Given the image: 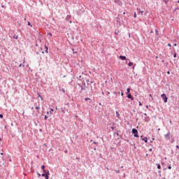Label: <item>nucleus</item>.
<instances>
[{"mask_svg":"<svg viewBox=\"0 0 179 179\" xmlns=\"http://www.w3.org/2000/svg\"><path fill=\"white\" fill-rule=\"evenodd\" d=\"M164 138L166 141H170V139H171L172 136L170 131H169L166 134L164 135Z\"/></svg>","mask_w":179,"mask_h":179,"instance_id":"f257e3e1","label":"nucleus"},{"mask_svg":"<svg viewBox=\"0 0 179 179\" xmlns=\"http://www.w3.org/2000/svg\"><path fill=\"white\" fill-rule=\"evenodd\" d=\"M131 132L134 134L135 138H139V136L138 135V129H132Z\"/></svg>","mask_w":179,"mask_h":179,"instance_id":"f03ea898","label":"nucleus"},{"mask_svg":"<svg viewBox=\"0 0 179 179\" xmlns=\"http://www.w3.org/2000/svg\"><path fill=\"white\" fill-rule=\"evenodd\" d=\"M161 97L162 100H164V102L167 103V100H169V98L167 97V96H166V94H162L161 95Z\"/></svg>","mask_w":179,"mask_h":179,"instance_id":"7ed1b4c3","label":"nucleus"},{"mask_svg":"<svg viewBox=\"0 0 179 179\" xmlns=\"http://www.w3.org/2000/svg\"><path fill=\"white\" fill-rule=\"evenodd\" d=\"M34 106H35L36 110H37V112L38 113V110H40V102L38 101V103H35Z\"/></svg>","mask_w":179,"mask_h":179,"instance_id":"20e7f679","label":"nucleus"},{"mask_svg":"<svg viewBox=\"0 0 179 179\" xmlns=\"http://www.w3.org/2000/svg\"><path fill=\"white\" fill-rule=\"evenodd\" d=\"M120 59H122V61H125V59H127V57L120 55Z\"/></svg>","mask_w":179,"mask_h":179,"instance_id":"39448f33","label":"nucleus"},{"mask_svg":"<svg viewBox=\"0 0 179 179\" xmlns=\"http://www.w3.org/2000/svg\"><path fill=\"white\" fill-rule=\"evenodd\" d=\"M127 97L128 99H131V100H134V97H132V95L131 94H128Z\"/></svg>","mask_w":179,"mask_h":179,"instance_id":"423d86ee","label":"nucleus"},{"mask_svg":"<svg viewBox=\"0 0 179 179\" xmlns=\"http://www.w3.org/2000/svg\"><path fill=\"white\" fill-rule=\"evenodd\" d=\"M143 141H145V143H148V138L144 137V138H142Z\"/></svg>","mask_w":179,"mask_h":179,"instance_id":"0eeeda50","label":"nucleus"},{"mask_svg":"<svg viewBox=\"0 0 179 179\" xmlns=\"http://www.w3.org/2000/svg\"><path fill=\"white\" fill-rule=\"evenodd\" d=\"M48 174H50V173H48H48H45V178L46 179H48V178H49Z\"/></svg>","mask_w":179,"mask_h":179,"instance_id":"6e6552de","label":"nucleus"},{"mask_svg":"<svg viewBox=\"0 0 179 179\" xmlns=\"http://www.w3.org/2000/svg\"><path fill=\"white\" fill-rule=\"evenodd\" d=\"M116 117H117V118H120V113H118V111H116Z\"/></svg>","mask_w":179,"mask_h":179,"instance_id":"1a4fd4ad","label":"nucleus"},{"mask_svg":"<svg viewBox=\"0 0 179 179\" xmlns=\"http://www.w3.org/2000/svg\"><path fill=\"white\" fill-rule=\"evenodd\" d=\"M157 169H158L159 170H160V169H162V166H160V164H157Z\"/></svg>","mask_w":179,"mask_h":179,"instance_id":"9d476101","label":"nucleus"},{"mask_svg":"<svg viewBox=\"0 0 179 179\" xmlns=\"http://www.w3.org/2000/svg\"><path fill=\"white\" fill-rule=\"evenodd\" d=\"M155 33L157 36H159V30H157V29H155Z\"/></svg>","mask_w":179,"mask_h":179,"instance_id":"9b49d317","label":"nucleus"},{"mask_svg":"<svg viewBox=\"0 0 179 179\" xmlns=\"http://www.w3.org/2000/svg\"><path fill=\"white\" fill-rule=\"evenodd\" d=\"M45 52H47V54H48V47L45 46Z\"/></svg>","mask_w":179,"mask_h":179,"instance_id":"f8f14e48","label":"nucleus"},{"mask_svg":"<svg viewBox=\"0 0 179 179\" xmlns=\"http://www.w3.org/2000/svg\"><path fill=\"white\" fill-rule=\"evenodd\" d=\"M128 65H129V66H132V65H134V63H132V62H129V64H128Z\"/></svg>","mask_w":179,"mask_h":179,"instance_id":"ddd939ff","label":"nucleus"},{"mask_svg":"<svg viewBox=\"0 0 179 179\" xmlns=\"http://www.w3.org/2000/svg\"><path fill=\"white\" fill-rule=\"evenodd\" d=\"M170 0H163V2H164V3H167V2H169Z\"/></svg>","mask_w":179,"mask_h":179,"instance_id":"4468645a","label":"nucleus"},{"mask_svg":"<svg viewBox=\"0 0 179 179\" xmlns=\"http://www.w3.org/2000/svg\"><path fill=\"white\" fill-rule=\"evenodd\" d=\"M127 92L129 94L131 92V89L130 88H127Z\"/></svg>","mask_w":179,"mask_h":179,"instance_id":"2eb2a0df","label":"nucleus"},{"mask_svg":"<svg viewBox=\"0 0 179 179\" xmlns=\"http://www.w3.org/2000/svg\"><path fill=\"white\" fill-rule=\"evenodd\" d=\"M173 58H177V53H175V54L173 55Z\"/></svg>","mask_w":179,"mask_h":179,"instance_id":"dca6fc26","label":"nucleus"},{"mask_svg":"<svg viewBox=\"0 0 179 179\" xmlns=\"http://www.w3.org/2000/svg\"><path fill=\"white\" fill-rule=\"evenodd\" d=\"M52 112H54V109H50V113L52 114Z\"/></svg>","mask_w":179,"mask_h":179,"instance_id":"f3484780","label":"nucleus"},{"mask_svg":"<svg viewBox=\"0 0 179 179\" xmlns=\"http://www.w3.org/2000/svg\"><path fill=\"white\" fill-rule=\"evenodd\" d=\"M41 169H42V170H44V169H45V166L43 165V166H41Z\"/></svg>","mask_w":179,"mask_h":179,"instance_id":"a211bd4d","label":"nucleus"},{"mask_svg":"<svg viewBox=\"0 0 179 179\" xmlns=\"http://www.w3.org/2000/svg\"><path fill=\"white\" fill-rule=\"evenodd\" d=\"M117 174H120V170H115Z\"/></svg>","mask_w":179,"mask_h":179,"instance_id":"6ab92c4d","label":"nucleus"},{"mask_svg":"<svg viewBox=\"0 0 179 179\" xmlns=\"http://www.w3.org/2000/svg\"><path fill=\"white\" fill-rule=\"evenodd\" d=\"M138 13L142 15V13H143V11H138Z\"/></svg>","mask_w":179,"mask_h":179,"instance_id":"aec40b11","label":"nucleus"},{"mask_svg":"<svg viewBox=\"0 0 179 179\" xmlns=\"http://www.w3.org/2000/svg\"><path fill=\"white\" fill-rule=\"evenodd\" d=\"M168 169H169V170H171V165H169Z\"/></svg>","mask_w":179,"mask_h":179,"instance_id":"412c9836","label":"nucleus"},{"mask_svg":"<svg viewBox=\"0 0 179 179\" xmlns=\"http://www.w3.org/2000/svg\"><path fill=\"white\" fill-rule=\"evenodd\" d=\"M0 118H3V115L0 114Z\"/></svg>","mask_w":179,"mask_h":179,"instance_id":"4be33fe9","label":"nucleus"},{"mask_svg":"<svg viewBox=\"0 0 179 179\" xmlns=\"http://www.w3.org/2000/svg\"><path fill=\"white\" fill-rule=\"evenodd\" d=\"M37 41H38L39 43H41V39H37Z\"/></svg>","mask_w":179,"mask_h":179,"instance_id":"5701e85b","label":"nucleus"},{"mask_svg":"<svg viewBox=\"0 0 179 179\" xmlns=\"http://www.w3.org/2000/svg\"><path fill=\"white\" fill-rule=\"evenodd\" d=\"M150 97H151V99H152V100H153V97H152V94H150Z\"/></svg>","mask_w":179,"mask_h":179,"instance_id":"b1692460","label":"nucleus"},{"mask_svg":"<svg viewBox=\"0 0 179 179\" xmlns=\"http://www.w3.org/2000/svg\"><path fill=\"white\" fill-rule=\"evenodd\" d=\"M87 100H90L89 98H85V101H87Z\"/></svg>","mask_w":179,"mask_h":179,"instance_id":"393cba45","label":"nucleus"},{"mask_svg":"<svg viewBox=\"0 0 179 179\" xmlns=\"http://www.w3.org/2000/svg\"><path fill=\"white\" fill-rule=\"evenodd\" d=\"M42 177H45V173H43Z\"/></svg>","mask_w":179,"mask_h":179,"instance_id":"a878e982","label":"nucleus"},{"mask_svg":"<svg viewBox=\"0 0 179 179\" xmlns=\"http://www.w3.org/2000/svg\"><path fill=\"white\" fill-rule=\"evenodd\" d=\"M43 173H45V174H48L47 171L45 170H44V169H43Z\"/></svg>","mask_w":179,"mask_h":179,"instance_id":"bb28decb","label":"nucleus"},{"mask_svg":"<svg viewBox=\"0 0 179 179\" xmlns=\"http://www.w3.org/2000/svg\"><path fill=\"white\" fill-rule=\"evenodd\" d=\"M30 22H28V26H31Z\"/></svg>","mask_w":179,"mask_h":179,"instance_id":"cd10ccee","label":"nucleus"},{"mask_svg":"<svg viewBox=\"0 0 179 179\" xmlns=\"http://www.w3.org/2000/svg\"><path fill=\"white\" fill-rule=\"evenodd\" d=\"M168 46H169V47H171V44L168 43Z\"/></svg>","mask_w":179,"mask_h":179,"instance_id":"c85d7f7f","label":"nucleus"},{"mask_svg":"<svg viewBox=\"0 0 179 179\" xmlns=\"http://www.w3.org/2000/svg\"><path fill=\"white\" fill-rule=\"evenodd\" d=\"M134 17H136V13H134Z\"/></svg>","mask_w":179,"mask_h":179,"instance_id":"c756f323","label":"nucleus"},{"mask_svg":"<svg viewBox=\"0 0 179 179\" xmlns=\"http://www.w3.org/2000/svg\"><path fill=\"white\" fill-rule=\"evenodd\" d=\"M138 103H139V106H142V103H141V101H139Z\"/></svg>","mask_w":179,"mask_h":179,"instance_id":"7c9ffc66","label":"nucleus"},{"mask_svg":"<svg viewBox=\"0 0 179 179\" xmlns=\"http://www.w3.org/2000/svg\"><path fill=\"white\" fill-rule=\"evenodd\" d=\"M47 118H48V117H47V115L45 116V120H47Z\"/></svg>","mask_w":179,"mask_h":179,"instance_id":"2f4dec72","label":"nucleus"},{"mask_svg":"<svg viewBox=\"0 0 179 179\" xmlns=\"http://www.w3.org/2000/svg\"><path fill=\"white\" fill-rule=\"evenodd\" d=\"M173 45L174 47H177V43H175Z\"/></svg>","mask_w":179,"mask_h":179,"instance_id":"473e14b6","label":"nucleus"},{"mask_svg":"<svg viewBox=\"0 0 179 179\" xmlns=\"http://www.w3.org/2000/svg\"><path fill=\"white\" fill-rule=\"evenodd\" d=\"M167 73H168V75H170V71H168Z\"/></svg>","mask_w":179,"mask_h":179,"instance_id":"72a5a7b5","label":"nucleus"},{"mask_svg":"<svg viewBox=\"0 0 179 179\" xmlns=\"http://www.w3.org/2000/svg\"><path fill=\"white\" fill-rule=\"evenodd\" d=\"M176 148H177V149H179V147H178V145H176Z\"/></svg>","mask_w":179,"mask_h":179,"instance_id":"f704fd0d","label":"nucleus"},{"mask_svg":"<svg viewBox=\"0 0 179 179\" xmlns=\"http://www.w3.org/2000/svg\"><path fill=\"white\" fill-rule=\"evenodd\" d=\"M49 34H50V36H52V34H51V33H50Z\"/></svg>","mask_w":179,"mask_h":179,"instance_id":"c9c22d12","label":"nucleus"},{"mask_svg":"<svg viewBox=\"0 0 179 179\" xmlns=\"http://www.w3.org/2000/svg\"><path fill=\"white\" fill-rule=\"evenodd\" d=\"M113 93H114V94H117V92H114Z\"/></svg>","mask_w":179,"mask_h":179,"instance_id":"e433bc0d","label":"nucleus"},{"mask_svg":"<svg viewBox=\"0 0 179 179\" xmlns=\"http://www.w3.org/2000/svg\"><path fill=\"white\" fill-rule=\"evenodd\" d=\"M146 108H149V106H146Z\"/></svg>","mask_w":179,"mask_h":179,"instance_id":"4c0bfd02","label":"nucleus"},{"mask_svg":"<svg viewBox=\"0 0 179 179\" xmlns=\"http://www.w3.org/2000/svg\"><path fill=\"white\" fill-rule=\"evenodd\" d=\"M149 150H150V152H152V148H150Z\"/></svg>","mask_w":179,"mask_h":179,"instance_id":"58836bf2","label":"nucleus"},{"mask_svg":"<svg viewBox=\"0 0 179 179\" xmlns=\"http://www.w3.org/2000/svg\"><path fill=\"white\" fill-rule=\"evenodd\" d=\"M39 97H41V99H43V97H41V96H39Z\"/></svg>","mask_w":179,"mask_h":179,"instance_id":"ea45409f","label":"nucleus"},{"mask_svg":"<svg viewBox=\"0 0 179 179\" xmlns=\"http://www.w3.org/2000/svg\"><path fill=\"white\" fill-rule=\"evenodd\" d=\"M22 66H24V63H23Z\"/></svg>","mask_w":179,"mask_h":179,"instance_id":"a19ab883","label":"nucleus"},{"mask_svg":"<svg viewBox=\"0 0 179 179\" xmlns=\"http://www.w3.org/2000/svg\"><path fill=\"white\" fill-rule=\"evenodd\" d=\"M122 96H124V93L122 92Z\"/></svg>","mask_w":179,"mask_h":179,"instance_id":"79ce46f5","label":"nucleus"},{"mask_svg":"<svg viewBox=\"0 0 179 179\" xmlns=\"http://www.w3.org/2000/svg\"><path fill=\"white\" fill-rule=\"evenodd\" d=\"M34 107H32V108H31V110H34Z\"/></svg>","mask_w":179,"mask_h":179,"instance_id":"37998d69","label":"nucleus"},{"mask_svg":"<svg viewBox=\"0 0 179 179\" xmlns=\"http://www.w3.org/2000/svg\"><path fill=\"white\" fill-rule=\"evenodd\" d=\"M20 66H22V64H20Z\"/></svg>","mask_w":179,"mask_h":179,"instance_id":"c03bdc74","label":"nucleus"},{"mask_svg":"<svg viewBox=\"0 0 179 179\" xmlns=\"http://www.w3.org/2000/svg\"><path fill=\"white\" fill-rule=\"evenodd\" d=\"M178 3H179V0L178 1Z\"/></svg>","mask_w":179,"mask_h":179,"instance_id":"a18cd8bd","label":"nucleus"},{"mask_svg":"<svg viewBox=\"0 0 179 179\" xmlns=\"http://www.w3.org/2000/svg\"><path fill=\"white\" fill-rule=\"evenodd\" d=\"M108 94H110V92H108Z\"/></svg>","mask_w":179,"mask_h":179,"instance_id":"49530a36","label":"nucleus"},{"mask_svg":"<svg viewBox=\"0 0 179 179\" xmlns=\"http://www.w3.org/2000/svg\"><path fill=\"white\" fill-rule=\"evenodd\" d=\"M1 155H3V153H1Z\"/></svg>","mask_w":179,"mask_h":179,"instance_id":"de8ad7c7","label":"nucleus"},{"mask_svg":"<svg viewBox=\"0 0 179 179\" xmlns=\"http://www.w3.org/2000/svg\"><path fill=\"white\" fill-rule=\"evenodd\" d=\"M159 173H161V171H159Z\"/></svg>","mask_w":179,"mask_h":179,"instance_id":"09e8293b","label":"nucleus"},{"mask_svg":"<svg viewBox=\"0 0 179 179\" xmlns=\"http://www.w3.org/2000/svg\"><path fill=\"white\" fill-rule=\"evenodd\" d=\"M94 143H96V142H94Z\"/></svg>","mask_w":179,"mask_h":179,"instance_id":"8fccbe9b","label":"nucleus"},{"mask_svg":"<svg viewBox=\"0 0 179 179\" xmlns=\"http://www.w3.org/2000/svg\"><path fill=\"white\" fill-rule=\"evenodd\" d=\"M146 156H148V154H146Z\"/></svg>","mask_w":179,"mask_h":179,"instance_id":"3c124183","label":"nucleus"}]
</instances>
